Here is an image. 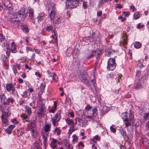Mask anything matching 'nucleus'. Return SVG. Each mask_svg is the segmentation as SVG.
I'll return each mask as SVG.
<instances>
[{"label": "nucleus", "instance_id": "1", "mask_svg": "<svg viewBox=\"0 0 149 149\" xmlns=\"http://www.w3.org/2000/svg\"><path fill=\"white\" fill-rule=\"evenodd\" d=\"M25 9L22 8L18 12L15 13V21L19 22L23 21L26 17L25 14Z\"/></svg>", "mask_w": 149, "mask_h": 149}, {"label": "nucleus", "instance_id": "2", "mask_svg": "<svg viewBox=\"0 0 149 149\" xmlns=\"http://www.w3.org/2000/svg\"><path fill=\"white\" fill-rule=\"evenodd\" d=\"M79 78L81 81L84 83L86 85L88 86H90L89 77L86 72L82 70L81 71L79 75Z\"/></svg>", "mask_w": 149, "mask_h": 149}, {"label": "nucleus", "instance_id": "3", "mask_svg": "<svg viewBox=\"0 0 149 149\" xmlns=\"http://www.w3.org/2000/svg\"><path fill=\"white\" fill-rule=\"evenodd\" d=\"M116 66L115 59L111 58H109L107 61V69L112 70L115 68Z\"/></svg>", "mask_w": 149, "mask_h": 149}, {"label": "nucleus", "instance_id": "4", "mask_svg": "<svg viewBox=\"0 0 149 149\" xmlns=\"http://www.w3.org/2000/svg\"><path fill=\"white\" fill-rule=\"evenodd\" d=\"M61 118V115L60 111H58L55 114L54 118H52L53 125L54 126H58V122Z\"/></svg>", "mask_w": 149, "mask_h": 149}, {"label": "nucleus", "instance_id": "5", "mask_svg": "<svg viewBox=\"0 0 149 149\" xmlns=\"http://www.w3.org/2000/svg\"><path fill=\"white\" fill-rule=\"evenodd\" d=\"M82 0H67L66 5H68L71 8H74L77 7L79 4V2Z\"/></svg>", "mask_w": 149, "mask_h": 149}, {"label": "nucleus", "instance_id": "6", "mask_svg": "<svg viewBox=\"0 0 149 149\" xmlns=\"http://www.w3.org/2000/svg\"><path fill=\"white\" fill-rule=\"evenodd\" d=\"M131 115H132L133 116H134V112L132 110H130L129 113L126 112L123 113L121 114V117L123 121H127V120L129 119V117H130Z\"/></svg>", "mask_w": 149, "mask_h": 149}, {"label": "nucleus", "instance_id": "7", "mask_svg": "<svg viewBox=\"0 0 149 149\" xmlns=\"http://www.w3.org/2000/svg\"><path fill=\"white\" fill-rule=\"evenodd\" d=\"M50 5L52 6V8L49 14V16L50 18L51 21H52L55 16L56 13L55 10L54 5L53 3H51Z\"/></svg>", "mask_w": 149, "mask_h": 149}, {"label": "nucleus", "instance_id": "8", "mask_svg": "<svg viewBox=\"0 0 149 149\" xmlns=\"http://www.w3.org/2000/svg\"><path fill=\"white\" fill-rule=\"evenodd\" d=\"M2 4L6 8L7 10H11L13 9V8L12 4L8 0H4L3 1H2Z\"/></svg>", "mask_w": 149, "mask_h": 149}, {"label": "nucleus", "instance_id": "9", "mask_svg": "<svg viewBox=\"0 0 149 149\" xmlns=\"http://www.w3.org/2000/svg\"><path fill=\"white\" fill-rule=\"evenodd\" d=\"M48 134L49 133H47L46 132H42L41 133L44 146L45 147L48 144L47 143V136Z\"/></svg>", "mask_w": 149, "mask_h": 149}, {"label": "nucleus", "instance_id": "10", "mask_svg": "<svg viewBox=\"0 0 149 149\" xmlns=\"http://www.w3.org/2000/svg\"><path fill=\"white\" fill-rule=\"evenodd\" d=\"M46 107L45 104H42L41 106L40 109L37 113L39 116H41L44 114L45 112Z\"/></svg>", "mask_w": 149, "mask_h": 149}, {"label": "nucleus", "instance_id": "11", "mask_svg": "<svg viewBox=\"0 0 149 149\" xmlns=\"http://www.w3.org/2000/svg\"><path fill=\"white\" fill-rule=\"evenodd\" d=\"M6 90L7 91L10 92L11 91L12 93L15 91V88L12 83L7 84L6 85Z\"/></svg>", "mask_w": 149, "mask_h": 149}, {"label": "nucleus", "instance_id": "12", "mask_svg": "<svg viewBox=\"0 0 149 149\" xmlns=\"http://www.w3.org/2000/svg\"><path fill=\"white\" fill-rule=\"evenodd\" d=\"M130 117H129V119L127 120V121H124L126 127L130 126L131 125V121H132L134 119V116L133 115H130Z\"/></svg>", "mask_w": 149, "mask_h": 149}, {"label": "nucleus", "instance_id": "13", "mask_svg": "<svg viewBox=\"0 0 149 149\" xmlns=\"http://www.w3.org/2000/svg\"><path fill=\"white\" fill-rule=\"evenodd\" d=\"M73 123L70 125V128L69 131V132H70V134H71L72 132L74 131L77 130L78 127H77Z\"/></svg>", "mask_w": 149, "mask_h": 149}, {"label": "nucleus", "instance_id": "14", "mask_svg": "<svg viewBox=\"0 0 149 149\" xmlns=\"http://www.w3.org/2000/svg\"><path fill=\"white\" fill-rule=\"evenodd\" d=\"M64 20L65 19L64 17L61 16L58 17L56 19L55 24H60L63 22H64Z\"/></svg>", "mask_w": 149, "mask_h": 149}, {"label": "nucleus", "instance_id": "15", "mask_svg": "<svg viewBox=\"0 0 149 149\" xmlns=\"http://www.w3.org/2000/svg\"><path fill=\"white\" fill-rule=\"evenodd\" d=\"M1 101L4 105H6V97L4 94L1 93L0 94Z\"/></svg>", "mask_w": 149, "mask_h": 149}, {"label": "nucleus", "instance_id": "16", "mask_svg": "<svg viewBox=\"0 0 149 149\" xmlns=\"http://www.w3.org/2000/svg\"><path fill=\"white\" fill-rule=\"evenodd\" d=\"M105 54L107 56H110L113 52L114 53L116 52L115 50H113L112 49L109 48H107L105 50Z\"/></svg>", "mask_w": 149, "mask_h": 149}, {"label": "nucleus", "instance_id": "17", "mask_svg": "<svg viewBox=\"0 0 149 149\" xmlns=\"http://www.w3.org/2000/svg\"><path fill=\"white\" fill-rule=\"evenodd\" d=\"M30 132L31 136L33 137L36 138L38 136V134L36 129L30 130Z\"/></svg>", "mask_w": 149, "mask_h": 149}, {"label": "nucleus", "instance_id": "18", "mask_svg": "<svg viewBox=\"0 0 149 149\" xmlns=\"http://www.w3.org/2000/svg\"><path fill=\"white\" fill-rule=\"evenodd\" d=\"M143 78H141V79L139 80L138 82L135 84L134 87L135 89H138L141 88L142 87V85L141 84V79H142Z\"/></svg>", "mask_w": 149, "mask_h": 149}, {"label": "nucleus", "instance_id": "19", "mask_svg": "<svg viewBox=\"0 0 149 149\" xmlns=\"http://www.w3.org/2000/svg\"><path fill=\"white\" fill-rule=\"evenodd\" d=\"M51 127V124H45V126L43 127V129L45 132H46L49 133V131L50 130V128Z\"/></svg>", "mask_w": 149, "mask_h": 149}, {"label": "nucleus", "instance_id": "20", "mask_svg": "<svg viewBox=\"0 0 149 149\" xmlns=\"http://www.w3.org/2000/svg\"><path fill=\"white\" fill-rule=\"evenodd\" d=\"M120 133L121 135L123 137L124 140L127 141L129 139V137L127 135L126 132H124L123 129L121 130Z\"/></svg>", "mask_w": 149, "mask_h": 149}, {"label": "nucleus", "instance_id": "21", "mask_svg": "<svg viewBox=\"0 0 149 149\" xmlns=\"http://www.w3.org/2000/svg\"><path fill=\"white\" fill-rule=\"evenodd\" d=\"M6 45H5V47H6V49H7V50L6 51V54L7 56L9 57L10 56V51H11L9 49V46L8 43V42H6Z\"/></svg>", "mask_w": 149, "mask_h": 149}, {"label": "nucleus", "instance_id": "22", "mask_svg": "<svg viewBox=\"0 0 149 149\" xmlns=\"http://www.w3.org/2000/svg\"><path fill=\"white\" fill-rule=\"evenodd\" d=\"M90 54H87L86 55V58L87 59H90L91 58L94 56L96 54V51L95 50H92L90 53Z\"/></svg>", "mask_w": 149, "mask_h": 149}, {"label": "nucleus", "instance_id": "23", "mask_svg": "<svg viewBox=\"0 0 149 149\" xmlns=\"http://www.w3.org/2000/svg\"><path fill=\"white\" fill-rule=\"evenodd\" d=\"M127 37H126V38H123L122 42L120 43V45L121 46L122 45L123 47L125 48L126 47V45L127 44Z\"/></svg>", "mask_w": 149, "mask_h": 149}, {"label": "nucleus", "instance_id": "24", "mask_svg": "<svg viewBox=\"0 0 149 149\" xmlns=\"http://www.w3.org/2000/svg\"><path fill=\"white\" fill-rule=\"evenodd\" d=\"M24 107L25 109L29 115H31L32 113L31 108L27 105L24 106Z\"/></svg>", "mask_w": 149, "mask_h": 149}, {"label": "nucleus", "instance_id": "25", "mask_svg": "<svg viewBox=\"0 0 149 149\" xmlns=\"http://www.w3.org/2000/svg\"><path fill=\"white\" fill-rule=\"evenodd\" d=\"M47 73L49 74V76L52 78V79L54 80H55V77L56 74L54 72H52L49 70L47 71Z\"/></svg>", "mask_w": 149, "mask_h": 149}, {"label": "nucleus", "instance_id": "26", "mask_svg": "<svg viewBox=\"0 0 149 149\" xmlns=\"http://www.w3.org/2000/svg\"><path fill=\"white\" fill-rule=\"evenodd\" d=\"M14 101V100L12 97H10L7 99L6 100V105L9 104L10 103H11L12 104L13 103Z\"/></svg>", "mask_w": 149, "mask_h": 149}, {"label": "nucleus", "instance_id": "27", "mask_svg": "<svg viewBox=\"0 0 149 149\" xmlns=\"http://www.w3.org/2000/svg\"><path fill=\"white\" fill-rule=\"evenodd\" d=\"M22 119L25 120L26 121H28L29 120V116L25 113L22 114Z\"/></svg>", "mask_w": 149, "mask_h": 149}, {"label": "nucleus", "instance_id": "28", "mask_svg": "<svg viewBox=\"0 0 149 149\" xmlns=\"http://www.w3.org/2000/svg\"><path fill=\"white\" fill-rule=\"evenodd\" d=\"M17 46L16 45H15L13 47H11L10 50L13 53H16L17 52Z\"/></svg>", "mask_w": 149, "mask_h": 149}, {"label": "nucleus", "instance_id": "29", "mask_svg": "<svg viewBox=\"0 0 149 149\" xmlns=\"http://www.w3.org/2000/svg\"><path fill=\"white\" fill-rule=\"evenodd\" d=\"M80 60L78 58L75 59V61L73 63V64L77 67H79L80 65Z\"/></svg>", "mask_w": 149, "mask_h": 149}, {"label": "nucleus", "instance_id": "30", "mask_svg": "<svg viewBox=\"0 0 149 149\" xmlns=\"http://www.w3.org/2000/svg\"><path fill=\"white\" fill-rule=\"evenodd\" d=\"M44 14H40L38 16L37 19L38 23H39L41 21V20L43 19Z\"/></svg>", "mask_w": 149, "mask_h": 149}, {"label": "nucleus", "instance_id": "31", "mask_svg": "<svg viewBox=\"0 0 149 149\" xmlns=\"http://www.w3.org/2000/svg\"><path fill=\"white\" fill-rule=\"evenodd\" d=\"M134 47L136 49H139L141 46V43L139 42H136L134 44Z\"/></svg>", "mask_w": 149, "mask_h": 149}, {"label": "nucleus", "instance_id": "32", "mask_svg": "<svg viewBox=\"0 0 149 149\" xmlns=\"http://www.w3.org/2000/svg\"><path fill=\"white\" fill-rule=\"evenodd\" d=\"M33 129H36V125L35 123L33 122H32L31 123L30 126V130H32Z\"/></svg>", "mask_w": 149, "mask_h": 149}, {"label": "nucleus", "instance_id": "33", "mask_svg": "<svg viewBox=\"0 0 149 149\" xmlns=\"http://www.w3.org/2000/svg\"><path fill=\"white\" fill-rule=\"evenodd\" d=\"M22 28L23 31L25 33H27L29 32V29L26 25H23Z\"/></svg>", "mask_w": 149, "mask_h": 149}, {"label": "nucleus", "instance_id": "34", "mask_svg": "<svg viewBox=\"0 0 149 149\" xmlns=\"http://www.w3.org/2000/svg\"><path fill=\"white\" fill-rule=\"evenodd\" d=\"M54 132H56L58 135H59L61 134V130L58 127H56L54 130Z\"/></svg>", "mask_w": 149, "mask_h": 149}, {"label": "nucleus", "instance_id": "35", "mask_svg": "<svg viewBox=\"0 0 149 149\" xmlns=\"http://www.w3.org/2000/svg\"><path fill=\"white\" fill-rule=\"evenodd\" d=\"M143 118L145 120H146L149 119V111L147 113H144L143 115Z\"/></svg>", "mask_w": 149, "mask_h": 149}, {"label": "nucleus", "instance_id": "36", "mask_svg": "<svg viewBox=\"0 0 149 149\" xmlns=\"http://www.w3.org/2000/svg\"><path fill=\"white\" fill-rule=\"evenodd\" d=\"M1 118L2 119V123L4 124L5 125H6L8 121V120L6 118H4L3 116L1 117Z\"/></svg>", "mask_w": 149, "mask_h": 149}, {"label": "nucleus", "instance_id": "37", "mask_svg": "<svg viewBox=\"0 0 149 149\" xmlns=\"http://www.w3.org/2000/svg\"><path fill=\"white\" fill-rule=\"evenodd\" d=\"M97 111V109L96 107H95L93 108L92 109V115L94 116H96V115H97V113H96Z\"/></svg>", "mask_w": 149, "mask_h": 149}, {"label": "nucleus", "instance_id": "38", "mask_svg": "<svg viewBox=\"0 0 149 149\" xmlns=\"http://www.w3.org/2000/svg\"><path fill=\"white\" fill-rule=\"evenodd\" d=\"M45 86V84L44 83H42L40 86L41 91L42 93L44 91V90Z\"/></svg>", "mask_w": 149, "mask_h": 149}, {"label": "nucleus", "instance_id": "39", "mask_svg": "<svg viewBox=\"0 0 149 149\" xmlns=\"http://www.w3.org/2000/svg\"><path fill=\"white\" fill-rule=\"evenodd\" d=\"M66 122L68 125H70L74 122L72 120L68 118L66 120Z\"/></svg>", "mask_w": 149, "mask_h": 149}, {"label": "nucleus", "instance_id": "40", "mask_svg": "<svg viewBox=\"0 0 149 149\" xmlns=\"http://www.w3.org/2000/svg\"><path fill=\"white\" fill-rule=\"evenodd\" d=\"M17 132L18 134L19 135V136H21L22 134H23L25 133L24 131L22 129H19L18 130Z\"/></svg>", "mask_w": 149, "mask_h": 149}, {"label": "nucleus", "instance_id": "41", "mask_svg": "<svg viewBox=\"0 0 149 149\" xmlns=\"http://www.w3.org/2000/svg\"><path fill=\"white\" fill-rule=\"evenodd\" d=\"M134 17L135 19H138L140 17V15L138 12H136L134 15Z\"/></svg>", "mask_w": 149, "mask_h": 149}, {"label": "nucleus", "instance_id": "42", "mask_svg": "<svg viewBox=\"0 0 149 149\" xmlns=\"http://www.w3.org/2000/svg\"><path fill=\"white\" fill-rule=\"evenodd\" d=\"M29 16H32L33 15V9L32 8H30L29 10Z\"/></svg>", "mask_w": 149, "mask_h": 149}, {"label": "nucleus", "instance_id": "43", "mask_svg": "<svg viewBox=\"0 0 149 149\" xmlns=\"http://www.w3.org/2000/svg\"><path fill=\"white\" fill-rule=\"evenodd\" d=\"M3 114L2 115L6 117H8L9 115L10 114V112L9 111H8V112L3 111L2 112Z\"/></svg>", "mask_w": 149, "mask_h": 149}, {"label": "nucleus", "instance_id": "44", "mask_svg": "<svg viewBox=\"0 0 149 149\" xmlns=\"http://www.w3.org/2000/svg\"><path fill=\"white\" fill-rule=\"evenodd\" d=\"M77 121L79 123L78 124V125H81V124L83 123L84 122V121L83 120L80 118H77Z\"/></svg>", "mask_w": 149, "mask_h": 149}, {"label": "nucleus", "instance_id": "45", "mask_svg": "<svg viewBox=\"0 0 149 149\" xmlns=\"http://www.w3.org/2000/svg\"><path fill=\"white\" fill-rule=\"evenodd\" d=\"M53 33L54 35V38L55 39V41L57 42V36L56 35L57 33L56 31H53Z\"/></svg>", "mask_w": 149, "mask_h": 149}, {"label": "nucleus", "instance_id": "46", "mask_svg": "<svg viewBox=\"0 0 149 149\" xmlns=\"http://www.w3.org/2000/svg\"><path fill=\"white\" fill-rule=\"evenodd\" d=\"M72 137L73 138L72 139V141L73 142H76L78 141L77 137L76 136L75 134H74L72 136Z\"/></svg>", "mask_w": 149, "mask_h": 149}, {"label": "nucleus", "instance_id": "47", "mask_svg": "<svg viewBox=\"0 0 149 149\" xmlns=\"http://www.w3.org/2000/svg\"><path fill=\"white\" fill-rule=\"evenodd\" d=\"M53 29V27L51 26H47L46 28V30L48 31H49L50 30H52Z\"/></svg>", "mask_w": 149, "mask_h": 149}, {"label": "nucleus", "instance_id": "48", "mask_svg": "<svg viewBox=\"0 0 149 149\" xmlns=\"http://www.w3.org/2000/svg\"><path fill=\"white\" fill-rule=\"evenodd\" d=\"M93 116H90L88 115H86L85 116V118L88 119V120H90L91 119L93 118Z\"/></svg>", "mask_w": 149, "mask_h": 149}, {"label": "nucleus", "instance_id": "49", "mask_svg": "<svg viewBox=\"0 0 149 149\" xmlns=\"http://www.w3.org/2000/svg\"><path fill=\"white\" fill-rule=\"evenodd\" d=\"M122 14L123 15L125 16L126 17H127L130 14V13L129 12H126L125 11H123V12Z\"/></svg>", "mask_w": 149, "mask_h": 149}, {"label": "nucleus", "instance_id": "50", "mask_svg": "<svg viewBox=\"0 0 149 149\" xmlns=\"http://www.w3.org/2000/svg\"><path fill=\"white\" fill-rule=\"evenodd\" d=\"M65 147L67 148H70V147L71 146L70 143L67 142L65 143Z\"/></svg>", "mask_w": 149, "mask_h": 149}, {"label": "nucleus", "instance_id": "51", "mask_svg": "<svg viewBox=\"0 0 149 149\" xmlns=\"http://www.w3.org/2000/svg\"><path fill=\"white\" fill-rule=\"evenodd\" d=\"M13 72L15 74V75H16L17 73L18 74L17 72L16 67H13Z\"/></svg>", "mask_w": 149, "mask_h": 149}, {"label": "nucleus", "instance_id": "52", "mask_svg": "<svg viewBox=\"0 0 149 149\" xmlns=\"http://www.w3.org/2000/svg\"><path fill=\"white\" fill-rule=\"evenodd\" d=\"M29 20L30 21L33 23V24L35 23L34 20L33 19V16H29Z\"/></svg>", "mask_w": 149, "mask_h": 149}, {"label": "nucleus", "instance_id": "53", "mask_svg": "<svg viewBox=\"0 0 149 149\" xmlns=\"http://www.w3.org/2000/svg\"><path fill=\"white\" fill-rule=\"evenodd\" d=\"M12 130L9 129L8 128L6 129V132L8 134H10L11 133Z\"/></svg>", "mask_w": 149, "mask_h": 149}, {"label": "nucleus", "instance_id": "54", "mask_svg": "<svg viewBox=\"0 0 149 149\" xmlns=\"http://www.w3.org/2000/svg\"><path fill=\"white\" fill-rule=\"evenodd\" d=\"M92 107L89 104H88L85 107L86 110L89 111L90 109H91Z\"/></svg>", "mask_w": 149, "mask_h": 149}, {"label": "nucleus", "instance_id": "55", "mask_svg": "<svg viewBox=\"0 0 149 149\" xmlns=\"http://www.w3.org/2000/svg\"><path fill=\"white\" fill-rule=\"evenodd\" d=\"M111 0H101V1L99 2V4L101 5L102 3L104 2H107L108 1H111Z\"/></svg>", "mask_w": 149, "mask_h": 149}, {"label": "nucleus", "instance_id": "56", "mask_svg": "<svg viewBox=\"0 0 149 149\" xmlns=\"http://www.w3.org/2000/svg\"><path fill=\"white\" fill-rule=\"evenodd\" d=\"M0 36H1V38H0V41H3L5 39V37L2 34H0Z\"/></svg>", "mask_w": 149, "mask_h": 149}, {"label": "nucleus", "instance_id": "57", "mask_svg": "<svg viewBox=\"0 0 149 149\" xmlns=\"http://www.w3.org/2000/svg\"><path fill=\"white\" fill-rule=\"evenodd\" d=\"M91 77H93L94 79H93L91 80V81L92 82L93 84H94L95 83H96L95 77L94 75H92L91 76Z\"/></svg>", "mask_w": 149, "mask_h": 149}, {"label": "nucleus", "instance_id": "58", "mask_svg": "<svg viewBox=\"0 0 149 149\" xmlns=\"http://www.w3.org/2000/svg\"><path fill=\"white\" fill-rule=\"evenodd\" d=\"M110 129L111 131L113 133H115L116 132V129L112 126L110 127Z\"/></svg>", "mask_w": 149, "mask_h": 149}, {"label": "nucleus", "instance_id": "59", "mask_svg": "<svg viewBox=\"0 0 149 149\" xmlns=\"http://www.w3.org/2000/svg\"><path fill=\"white\" fill-rule=\"evenodd\" d=\"M56 109H54L53 108L52 109H50L49 110V112L50 113H54Z\"/></svg>", "mask_w": 149, "mask_h": 149}, {"label": "nucleus", "instance_id": "60", "mask_svg": "<svg viewBox=\"0 0 149 149\" xmlns=\"http://www.w3.org/2000/svg\"><path fill=\"white\" fill-rule=\"evenodd\" d=\"M130 10H132L133 11H136V9L135 8L134 6H131L130 7Z\"/></svg>", "mask_w": 149, "mask_h": 149}, {"label": "nucleus", "instance_id": "61", "mask_svg": "<svg viewBox=\"0 0 149 149\" xmlns=\"http://www.w3.org/2000/svg\"><path fill=\"white\" fill-rule=\"evenodd\" d=\"M143 67V65L141 63H138L137 65V67L140 69L142 68Z\"/></svg>", "mask_w": 149, "mask_h": 149}, {"label": "nucleus", "instance_id": "62", "mask_svg": "<svg viewBox=\"0 0 149 149\" xmlns=\"http://www.w3.org/2000/svg\"><path fill=\"white\" fill-rule=\"evenodd\" d=\"M54 104L53 108L57 109V103L56 101H54Z\"/></svg>", "mask_w": 149, "mask_h": 149}, {"label": "nucleus", "instance_id": "63", "mask_svg": "<svg viewBox=\"0 0 149 149\" xmlns=\"http://www.w3.org/2000/svg\"><path fill=\"white\" fill-rule=\"evenodd\" d=\"M143 25L142 24H138L137 26V29H141L143 28Z\"/></svg>", "mask_w": 149, "mask_h": 149}, {"label": "nucleus", "instance_id": "64", "mask_svg": "<svg viewBox=\"0 0 149 149\" xmlns=\"http://www.w3.org/2000/svg\"><path fill=\"white\" fill-rule=\"evenodd\" d=\"M15 127V126L14 125H10L8 128L10 129L11 130L13 129Z\"/></svg>", "mask_w": 149, "mask_h": 149}]
</instances>
